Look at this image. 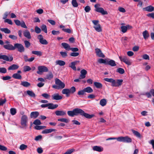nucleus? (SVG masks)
<instances>
[{"mask_svg":"<svg viewBox=\"0 0 154 154\" xmlns=\"http://www.w3.org/2000/svg\"><path fill=\"white\" fill-rule=\"evenodd\" d=\"M67 114L69 116L71 117H73L74 116H77L79 114L88 119H91L95 116L94 114L90 115L86 113L82 109L78 108L73 109L72 111H68Z\"/></svg>","mask_w":154,"mask_h":154,"instance_id":"obj_1","label":"nucleus"},{"mask_svg":"<svg viewBox=\"0 0 154 154\" xmlns=\"http://www.w3.org/2000/svg\"><path fill=\"white\" fill-rule=\"evenodd\" d=\"M100 5L99 4H97L94 5L95 11L101 13L103 15L107 14H108L107 11L104 10L102 8L100 7Z\"/></svg>","mask_w":154,"mask_h":154,"instance_id":"obj_2","label":"nucleus"},{"mask_svg":"<svg viewBox=\"0 0 154 154\" xmlns=\"http://www.w3.org/2000/svg\"><path fill=\"white\" fill-rule=\"evenodd\" d=\"M28 118L25 115H23L21 118V124L23 128H26L27 126Z\"/></svg>","mask_w":154,"mask_h":154,"instance_id":"obj_3","label":"nucleus"},{"mask_svg":"<svg viewBox=\"0 0 154 154\" xmlns=\"http://www.w3.org/2000/svg\"><path fill=\"white\" fill-rule=\"evenodd\" d=\"M14 50L17 49L18 51L20 52H23L25 51L24 47L22 45L20 44L16 43L14 44Z\"/></svg>","mask_w":154,"mask_h":154,"instance_id":"obj_4","label":"nucleus"},{"mask_svg":"<svg viewBox=\"0 0 154 154\" xmlns=\"http://www.w3.org/2000/svg\"><path fill=\"white\" fill-rule=\"evenodd\" d=\"M38 71L37 72V73L38 74H40L43 72H47L48 70L47 67L44 66H38Z\"/></svg>","mask_w":154,"mask_h":154,"instance_id":"obj_5","label":"nucleus"},{"mask_svg":"<svg viewBox=\"0 0 154 154\" xmlns=\"http://www.w3.org/2000/svg\"><path fill=\"white\" fill-rule=\"evenodd\" d=\"M2 59L4 60L8 61H11L13 59L12 56H11L9 57L5 55H2V54H0V60Z\"/></svg>","mask_w":154,"mask_h":154,"instance_id":"obj_6","label":"nucleus"},{"mask_svg":"<svg viewBox=\"0 0 154 154\" xmlns=\"http://www.w3.org/2000/svg\"><path fill=\"white\" fill-rule=\"evenodd\" d=\"M55 83L60 89H63L65 87L64 83L58 79L57 78L55 79Z\"/></svg>","mask_w":154,"mask_h":154,"instance_id":"obj_7","label":"nucleus"},{"mask_svg":"<svg viewBox=\"0 0 154 154\" xmlns=\"http://www.w3.org/2000/svg\"><path fill=\"white\" fill-rule=\"evenodd\" d=\"M119 58L121 61H123L128 65H131V63L127 59L126 57L124 56H119Z\"/></svg>","mask_w":154,"mask_h":154,"instance_id":"obj_8","label":"nucleus"},{"mask_svg":"<svg viewBox=\"0 0 154 154\" xmlns=\"http://www.w3.org/2000/svg\"><path fill=\"white\" fill-rule=\"evenodd\" d=\"M122 79H117L116 80H114L113 84L111 86L113 87H117L121 86L123 82Z\"/></svg>","mask_w":154,"mask_h":154,"instance_id":"obj_9","label":"nucleus"},{"mask_svg":"<svg viewBox=\"0 0 154 154\" xmlns=\"http://www.w3.org/2000/svg\"><path fill=\"white\" fill-rule=\"evenodd\" d=\"M62 98V97L58 93L54 94L51 96V99L53 100H61Z\"/></svg>","mask_w":154,"mask_h":154,"instance_id":"obj_10","label":"nucleus"},{"mask_svg":"<svg viewBox=\"0 0 154 154\" xmlns=\"http://www.w3.org/2000/svg\"><path fill=\"white\" fill-rule=\"evenodd\" d=\"M95 52L96 55L99 57L104 58L105 57V55L102 53L101 50L98 48L95 49Z\"/></svg>","mask_w":154,"mask_h":154,"instance_id":"obj_11","label":"nucleus"},{"mask_svg":"<svg viewBox=\"0 0 154 154\" xmlns=\"http://www.w3.org/2000/svg\"><path fill=\"white\" fill-rule=\"evenodd\" d=\"M38 39L40 42L42 44L46 45L48 44V42L45 39H44L42 35H40L38 36Z\"/></svg>","mask_w":154,"mask_h":154,"instance_id":"obj_12","label":"nucleus"},{"mask_svg":"<svg viewBox=\"0 0 154 154\" xmlns=\"http://www.w3.org/2000/svg\"><path fill=\"white\" fill-rule=\"evenodd\" d=\"M79 61H75L71 62L70 64L69 65V67L71 68L74 70H76V68L75 65L77 63H79Z\"/></svg>","mask_w":154,"mask_h":154,"instance_id":"obj_13","label":"nucleus"},{"mask_svg":"<svg viewBox=\"0 0 154 154\" xmlns=\"http://www.w3.org/2000/svg\"><path fill=\"white\" fill-rule=\"evenodd\" d=\"M4 48L6 49L9 50H14V46L11 44H4Z\"/></svg>","mask_w":154,"mask_h":154,"instance_id":"obj_14","label":"nucleus"},{"mask_svg":"<svg viewBox=\"0 0 154 154\" xmlns=\"http://www.w3.org/2000/svg\"><path fill=\"white\" fill-rule=\"evenodd\" d=\"M106 65H109L112 66H115L116 65L115 62L114 60L109 59H107Z\"/></svg>","mask_w":154,"mask_h":154,"instance_id":"obj_15","label":"nucleus"},{"mask_svg":"<svg viewBox=\"0 0 154 154\" xmlns=\"http://www.w3.org/2000/svg\"><path fill=\"white\" fill-rule=\"evenodd\" d=\"M55 113L57 116H64L66 115V111L63 110H57Z\"/></svg>","mask_w":154,"mask_h":154,"instance_id":"obj_16","label":"nucleus"},{"mask_svg":"<svg viewBox=\"0 0 154 154\" xmlns=\"http://www.w3.org/2000/svg\"><path fill=\"white\" fill-rule=\"evenodd\" d=\"M80 73L79 79H83L85 77L86 75L87 74V71L83 69L81 71Z\"/></svg>","mask_w":154,"mask_h":154,"instance_id":"obj_17","label":"nucleus"},{"mask_svg":"<svg viewBox=\"0 0 154 154\" xmlns=\"http://www.w3.org/2000/svg\"><path fill=\"white\" fill-rule=\"evenodd\" d=\"M23 34L24 36L28 39L31 38V36L30 32L28 30H25L23 31Z\"/></svg>","mask_w":154,"mask_h":154,"instance_id":"obj_18","label":"nucleus"},{"mask_svg":"<svg viewBox=\"0 0 154 154\" xmlns=\"http://www.w3.org/2000/svg\"><path fill=\"white\" fill-rule=\"evenodd\" d=\"M93 149L94 151L98 152H101L103 151V147L100 146H94L93 147Z\"/></svg>","mask_w":154,"mask_h":154,"instance_id":"obj_19","label":"nucleus"},{"mask_svg":"<svg viewBox=\"0 0 154 154\" xmlns=\"http://www.w3.org/2000/svg\"><path fill=\"white\" fill-rule=\"evenodd\" d=\"M62 93L63 94H66V97H69V96L70 94L69 89L68 88H66L63 89L62 90Z\"/></svg>","mask_w":154,"mask_h":154,"instance_id":"obj_20","label":"nucleus"},{"mask_svg":"<svg viewBox=\"0 0 154 154\" xmlns=\"http://www.w3.org/2000/svg\"><path fill=\"white\" fill-rule=\"evenodd\" d=\"M19 67V66L17 65L14 64L10 66L8 68V70H14L18 69Z\"/></svg>","mask_w":154,"mask_h":154,"instance_id":"obj_21","label":"nucleus"},{"mask_svg":"<svg viewBox=\"0 0 154 154\" xmlns=\"http://www.w3.org/2000/svg\"><path fill=\"white\" fill-rule=\"evenodd\" d=\"M39 115V113L38 112H33L31 113L30 117L31 118L35 119Z\"/></svg>","mask_w":154,"mask_h":154,"instance_id":"obj_22","label":"nucleus"},{"mask_svg":"<svg viewBox=\"0 0 154 154\" xmlns=\"http://www.w3.org/2000/svg\"><path fill=\"white\" fill-rule=\"evenodd\" d=\"M55 129H53L52 128H50L49 129H45L43 131H42V134H48L49 133H51L53 131H55Z\"/></svg>","mask_w":154,"mask_h":154,"instance_id":"obj_23","label":"nucleus"},{"mask_svg":"<svg viewBox=\"0 0 154 154\" xmlns=\"http://www.w3.org/2000/svg\"><path fill=\"white\" fill-rule=\"evenodd\" d=\"M143 9L148 12H152L154 10V8L152 6L150 5L144 8Z\"/></svg>","mask_w":154,"mask_h":154,"instance_id":"obj_24","label":"nucleus"},{"mask_svg":"<svg viewBox=\"0 0 154 154\" xmlns=\"http://www.w3.org/2000/svg\"><path fill=\"white\" fill-rule=\"evenodd\" d=\"M48 108L49 109H54L58 106V105H54L52 103H48Z\"/></svg>","mask_w":154,"mask_h":154,"instance_id":"obj_25","label":"nucleus"},{"mask_svg":"<svg viewBox=\"0 0 154 154\" xmlns=\"http://www.w3.org/2000/svg\"><path fill=\"white\" fill-rule=\"evenodd\" d=\"M93 27L98 32H100L102 31L100 25V24L94 26Z\"/></svg>","mask_w":154,"mask_h":154,"instance_id":"obj_26","label":"nucleus"},{"mask_svg":"<svg viewBox=\"0 0 154 154\" xmlns=\"http://www.w3.org/2000/svg\"><path fill=\"white\" fill-rule=\"evenodd\" d=\"M132 142V140L131 138L128 137L126 136L124 137L123 142L125 143H131Z\"/></svg>","mask_w":154,"mask_h":154,"instance_id":"obj_27","label":"nucleus"},{"mask_svg":"<svg viewBox=\"0 0 154 154\" xmlns=\"http://www.w3.org/2000/svg\"><path fill=\"white\" fill-rule=\"evenodd\" d=\"M12 77L13 78L16 79H20L22 78L20 74L17 73L14 74Z\"/></svg>","mask_w":154,"mask_h":154,"instance_id":"obj_28","label":"nucleus"},{"mask_svg":"<svg viewBox=\"0 0 154 154\" xmlns=\"http://www.w3.org/2000/svg\"><path fill=\"white\" fill-rule=\"evenodd\" d=\"M53 77V75L52 73L50 72H49L48 74L46 75L45 79L48 80H51L52 79Z\"/></svg>","mask_w":154,"mask_h":154,"instance_id":"obj_29","label":"nucleus"},{"mask_svg":"<svg viewBox=\"0 0 154 154\" xmlns=\"http://www.w3.org/2000/svg\"><path fill=\"white\" fill-rule=\"evenodd\" d=\"M56 63L57 65H59L60 66H63L65 65V62L62 60H58L56 61Z\"/></svg>","mask_w":154,"mask_h":154,"instance_id":"obj_30","label":"nucleus"},{"mask_svg":"<svg viewBox=\"0 0 154 154\" xmlns=\"http://www.w3.org/2000/svg\"><path fill=\"white\" fill-rule=\"evenodd\" d=\"M143 38L145 39H147L149 36L148 32L147 30H145L143 32Z\"/></svg>","mask_w":154,"mask_h":154,"instance_id":"obj_31","label":"nucleus"},{"mask_svg":"<svg viewBox=\"0 0 154 154\" xmlns=\"http://www.w3.org/2000/svg\"><path fill=\"white\" fill-rule=\"evenodd\" d=\"M84 89L85 92H86L88 93H91L93 91V90L90 87H88L84 88Z\"/></svg>","mask_w":154,"mask_h":154,"instance_id":"obj_32","label":"nucleus"},{"mask_svg":"<svg viewBox=\"0 0 154 154\" xmlns=\"http://www.w3.org/2000/svg\"><path fill=\"white\" fill-rule=\"evenodd\" d=\"M64 47V48L66 49H70V47L69 45L66 43H62L61 44Z\"/></svg>","mask_w":154,"mask_h":154,"instance_id":"obj_33","label":"nucleus"},{"mask_svg":"<svg viewBox=\"0 0 154 154\" xmlns=\"http://www.w3.org/2000/svg\"><path fill=\"white\" fill-rule=\"evenodd\" d=\"M94 86L98 88H102L103 85H102L100 82H95L94 83Z\"/></svg>","mask_w":154,"mask_h":154,"instance_id":"obj_34","label":"nucleus"},{"mask_svg":"<svg viewBox=\"0 0 154 154\" xmlns=\"http://www.w3.org/2000/svg\"><path fill=\"white\" fill-rule=\"evenodd\" d=\"M0 30L3 32H4L5 33L7 34L10 33L11 32V31L7 28H2L0 29Z\"/></svg>","mask_w":154,"mask_h":154,"instance_id":"obj_35","label":"nucleus"},{"mask_svg":"<svg viewBox=\"0 0 154 154\" xmlns=\"http://www.w3.org/2000/svg\"><path fill=\"white\" fill-rule=\"evenodd\" d=\"M107 102L106 99H101L100 102V104L102 106H105Z\"/></svg>","mask_w":154,"mask_h":154,"instance_id":"obj_36","label":"nucleus"},{"mask_svg":"<svg viewBox=\"0 0 154 154\" xmlns=\"http://www.w3.org/2000/svg\"><path fill=\"white\" fill-rule=\"evenodd\" d=\"M107 59H104L102 58H100L98 60V62L100 63H104L106 64Z\"/></svg>","mask_w":154,"mask_h":154,"instance_id":"obj_37","label":"nucleus"},{"mask_svg":"<svg viewBox=\"0 0 154 154\" xmlns=\"http://www.w3.org/2000/svg\"><path fill=\"white\" fill-rule=\"evenodd\" d=\"M132 131L133 134H134L136 137H139L141 138V135L140 134L138 131H135L134 130H132Z\"/></svg>","mask_w":154,"mask_h":154,"instance_id":"obj_38","label":"nucleus"},{"mask_svg":"<svg viewBox=\"0 0 154 154\" xmlns=\"http://www.w3.org/2000/svg\"><path fill=\"white\" fill-rule=\"evenodd\" d=\"M20 85L25 87L29 86L30 85V83L27 82H22Z\"/></svg>","mask_w":154,"mask_h":154,"instance_id":"obj_39","label":"nucleus"},{"mask_svg":"<svg viewBox=\"0 0 154 154\" xmlns=\"http://www.w3.org/2000/svg\"><path fill=\"white\" fill-rule=\"evenodd\" d=\"M32 53L33 54L39 56H41L42 54V52L40 51H32Z\"/></svg>","mask_w":154,"mask_h":154,"instance_id":"obj_40","label":"nucleus"},{"mask_svg":"<svg viewBox=\"0 0 154 154\" xmlns=\"http://www.w3.org/2000/svg\"><path fill=\"white\" fill-rule=\"evenodd\" d=\"M58 121L64 122L66 123H68L69 122V120L66 118H60L58 119Z\"/></svg>","mask_w":154,"mask_h":154,"instance_id":"obj_41","label":"nucleus"},{"mask_svg":"<svg viewBox=\"0 0 154 154\" xmlns=\"http://www.w3.org/2000/svg\"><path fill=\"white\" fill-rule=\"evenodd\" d=\"M27 94L29 96L31 97H35V94L32 91L28 90L27 91Z\"/></svg>","mask_w":154,"mask_h":154,"instance_id":"obj_42","label":"nucleus"},{"mask_svg":"<svg viewBox=\"0 0 154 154\" xmlns=\"http://www.w3.org/2000/svg\"><path fill=\"white\" fill-rule=\"evenodd\" d=\"M41 28L42 30V31L44 32L45 33H47V28L46 26L44 24L42 25L41 27Z\"/></svg>","mask_w":154,"mask_h":154,"instance_id":"obj_43","label":"nucleus"},{"mask_svg":"<svg viewBox=\"0 0 154 154\" xmlns=\"http://www.w3.org/2000/svg\"><path fill=\"white\" fill-rule=\"evenodd\" d=\"M141 94L143 95H146L148 98H150L152 97L151 93L150 92V91L149 92H146L145 93Z\"/></svg>","mask_w":154,"mask_h":154,"instance_id":"obj_44","label":"nucleus"},{"mask_svg":"<svg viewBox=\"0 0 154 154\" xmlns=\"http://www.w3.org/2000/svg\"><path fill=\"white\" fill-rule=\"evenodd\" d=\"M46 128L45 126H36L35 127V128L36 130H40L44 129Z\"/></svg>","mask_w":154,"mask_h":154,"instance_id":"obj_45","label":"nucleus"},{"mask_svg":"<svg viewBox=\"0 0 154 154\" xmlns=\"http://www.w3.org/2000/svg\"><path fill=\"white\" fill-rule=\"evenodd\" d=\"M116 71L121 74H123L125 72V70L123 68H119L117 69Z\"/></svg>","mask_w":154,"mask_h":154,"instance_id":"obj_46","label":"nucleus"},{"mask_svg":"<svg viewBox=\"0 0 154 154\" xmlns=\"http://www.w3.org/2000/svg\"><path fill=\"white\" fill-rule=\"evenodd\" d=\"M10 113L12 115H15L16 113V109L14 108H11L10 110Z\"/></svg>","mask_w":154,"mask_h":154,"instance_id":"obj_47","label":"nucleus"},{"mask_svg":"<svg viewBox=\"0 0 154 154\" xmlns=\"http://www.w3.org/2000/svg\"><path fill=\"white\" fill-rule=\"evenodd\" d=\"M72 4L74 7H77L78 6V4L76 2V0H72Z\"/></svg>","mask_w":154,"mask_h":154,"instance_id":"obj_48","label":"nucleus"},{"mask_svg":"<svg viewBox=\"0 0 154 154\" xmlns=\"http://www.w3.org/2000/svg\"><path fill=\"white\" fill-rule=\"evenodd\" d=\"M104 80L105 81L110 82L112 83V84H113L114 79H109V78H104Z\"/></svg>","mask_w":154,"mask_h":154,"instance_id":"obj_49","label":"nucleus"},{"mask_svg":"<svg viewBox=\"0 0 154 154\" xmlns=\"http://www.w3.org/2000/svg\"><path fill=\"white\" fill-rule=\"evenodd\" d=\"M27 148V145L24 144H22L20 146V149L22 150L26 149Z\"/></svg>","mask_w":154,"mask_h":154,"instance_id":"obj_50","label":"nucleus"},{"mask_svg":"<svg viewBox=\"0 0 154 154\" xmlns=\"http://www.w3.org/2000/svg\"><path fill=\"white\" fill-rule=\"evenodd\" d=\"M121 31L123 33H125L127 30V27L125 26H121Z\"/></svg>","mask_w":154,"mask_h":154,"instance_id":"obj_51","label":"nucleus"},{"mask_svg":"<svg viewBox=\"0 0 154 154\" xmlns=\"http://www.w3.org/2000/svg\"><path fill=\"white\" fill-rule=\"evenodd\" d=\"M42 96L47 99H49L50 97V96L47 93H43L42 94Z\"/></svg>","mask_w":154,"mask_h":154,"instance_id":"obj_52","label":"nucleus"},{"mask_svg":"<svg viewBox=\"0 0 154 154\" xmlns=\"http://www.w3.org/2000/svg\"><path fill=\"white\" fill-rule=\"evenodd\" d=\"M7 72V69L5 67H0V72L5 73Z\"/></svg>","mask_w":154,"mask_h":154,"instance_id":"obj_53","label":"nucleus"},{"mask_svg":"<svg viewBox=\"0 0 154 154\" xmlns=\"http://www.w3.org/2000/svg\"><path fill=\"white\" fill-rule=\"evenodd\" d=\"M31 69L30 67L28 66H26L24 67L23 70L24 72H27L30 71Z\"/></svg>","mask_w":154,"mask_h":154,"instance_id":"obj_54","label":"nucleus"},{"mask_svg":"<svg viewBox=\"0 0 154 154\" xmlns=\"http://www.w3.org/2000/svg\"><path fill=\"white\" fill-rule=\"evenodd\" d=\"M79 55V53L78 52H73L71 53L70 55L72 57H77Z\"/></svg>","mask_w":154,"mask_h":154,"instance_id":"obj_55","label":"nucleus"},{"mask_svg":"<svg viewBox=\"0 0 154 154\" xmlns=\"http://www.w3.org/2000/svg\"><path fill=\"white\" fill-rule=\"evenodd\" d=\"M33 124L35 125H40L41 123L40 120L37 119L34 121Z\"/></svg>","mask_w":154,"mask_h":154,"instance_id":"obj_56","label":"nucleus"},{"mask_svg":"<svg viewBox=\"0 0 154 154\" xmlns=\"http://www.w3.org/2000/svg\"><path fill=\"white\" fill-rule=\"evenodd\" d=\"M24 43L25 45V47L28 48L30 45V43L28 41L25 40L24 41Z\"/></svg>","mask_w":154,"mask_h":154,"instance_id":"obj_57","label":"nucleus"},{"mask_svg":"<svg viewBox=\"0 0 154 154\" xmlns=\"http://www.w3.org/2000/svg\"><path fill=\"white\" fill-rule=\"evenodd\" d=\"M69 90L70 93L73 94L75 91V88L74 87H72L69 89Z\"/></svg>","mask_w":154,"mask_h":154,"instance_id":"obj_58","label":"nucleus"},{"mask_svg":"<svg viewBox=\"0 0 154 154\" xmlns=\"http://www.w3.org/2000/svg\"><path fill=\"white\" fill-rule=\"evenodd\" d=\"M9 37L13 40H16L17 38V37L16 36L11 35H9Z\"/></svg>","mask_w":154,"mask_h":154,"instance_id":"obj_59","label":"nucleus"},{"mask_svg":"<svg viewBox=\"0 0 154 154\" xmlns=\"http://www.w3.org/2000/svg\"><path fill=\"white\" fill-rule=\"evenodd\" d=\"M35 31L36 33H39L41 32L40 29L37 26H35Z\"/></svg>","mask_w":154,"mask_h":154,"instance_id":"obj_60","label":"nucleus"},{"mask_svg":"<svg viewBox=\"0 0 154 154\" xmlns=\"http://www.w3.org/2000/svg\"><path fill=\"white\" fill-rule=\"evenodd\" d=\"M6 101V100L5 98L4 100L2 99H0V106H3V104L5 103Z\"/></svg>","mask_w":154,"mask_h":154,"instance_id":"obj_61","label":"nucleus"},{"mask_svg":"<svg viewBox=\"0 0 154 154\" xmlns=\"http://www.w3.org/2000/svg\"><path fill=\"white\" fill-rule=\"evenodd\" d=\"M62 30L65 32H66L69 33H70L72 32V30L69 29H65L63 28Z\"/></svg>","mask_w":154,"mask_h":154,"instance_id":"obj_62","label":"nucleus"},{"mask_svg":"<svg viewBox=\"0 0 154 154\" xmlns=\"http://www.w3.org/2000/svg\"><path fill=\"white\" fill-rule=\"evenodd\" d=\"M60 54L63 57H65L67 56L66 52L61 51L60 52Z\"/></svg>","mask_w":154,"mask_h":154,"instance_id":"obj_63","label":"nucleus"},{"mask_svg":"<svg viewBox=\"0 0 154 154\" xmlns=\"http://www.w3.org/2000/svg\"><path fill=\"white\" fill-rule=\"evenodd\" d=\"M74 151L73 149H69L65 153L63 154H70Z\"/></svg>","mask_w":154,"mask_h":154,"instance_id":"obj_64","label":"nucleus"}]
</instances>
